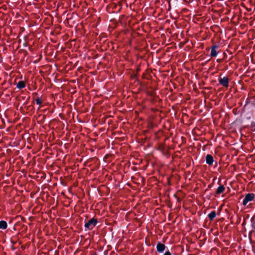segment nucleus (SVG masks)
<instances>
[{
    "mask_svg": "<svg viewBox=\"0 0 255 255\" xmlns=\"http://www.w3.org/2000/svg\"><path fill=\"white\" fill-rule=\"evenodd\" d=\"M97 223V220L92 218L90 219L89 221H88V222L85 224V226L86 228H87L89 229H92L96 225Z\"/></svg>",
    "mask_w": 255,
    "mask_h": 255,
    "instance_id": "nucleus-1",
    "label": "nucleus"
},
{
    "mask_svg": "<svg viewBox=\"0 0 255 255\" xmlns=\"http://www.w3.org/2000/svg\"><path fill=\"white\" fill-rule=\"evenodd\" d=\"M255 198V195L253 193H249L246 195L245 198L243 201V204L244 205H246L248 203L254 200Z\"/></svg>",
    "mask_w": 255,
    "mask_h": 255,
    "instance_id": "nucleus-2",
    "label": "nucleus"
},
{
    "mask_svg": "<svg viewBox=\"0 0 255 255\" xmlns=\"http://www.w3.org/2000/svg\"><path fill=\"white\" fill-rule=\"evenodd\" d=\"M219 83L223 86L228 87L229 86V79L224 77L219 80Z\"/></svg>",
    "mask_w": 255,
    "mask_h": 255,
    "instance_id": "nucleus-3",
    "label": "nucleus"
},
{
    "mask_svg": "<svg viewBox=\"0 0 255 255\" xmlns=\"http://www.w3.org/2000/svg\"><path fill=\"white\" fill-rule=\"evenodd\" d=\"M218 48V46L217 45H214L211 47V56L212 57H216L218 54V52L217 51V49Z\"/></svg>",
    "mask_w": 255,
    "mask_h": 255,
    "instance_id": "nucleus-4",
    "label": "nucleus"
},
{
    "mask_svg": "<svg viewBox=\"0 0 255 255\" xmlns=\"http://www.w3.org/2000/svg\"><path fill=\"white\" fill-rule=\"evenodd\" d=\"M206 162L209 165H212L214 162L213 156L210 154H207L206 156Z\"/></svg>",
    "mask_w": 255,
    "mask_h": 255,
    "instance_id": "nucleus-5",
    "label": "nucleus"
},
{
    "mask_svg": "<svg viewBox=\"0 0 255 255\" xmlns=\"http://www.w3.org/2000/svg\"><path fill=\"white\" fill-rule=\"evenodd\" d=\"M156 248L159 253H162L165 249V246L164 244L159 243L157 245Z\"/></svg>",
    "mask_w": 255,
    "mask_h": 255,
    "instance_id": "nucleus-6",
    "label": "nucleus"
},
{
    "mask_svg": "<svg viewBox=\"0 0 255 255\" xmlns=\"http://www.w3.org/2000/svg\"><path fill=\"white\" fill-rule=\"evenodd\" d=\"M25 82L23 81H20L16 84V87L19 89L24 88L25 87Z\"/></svg>",
    "mask_w": 255,
    "mask_h": 255,
    "instance_id": "nucleus-7",
    "label": "nucleus"
},
{
    "mask_svg": "<svg viewBox=\"0 0 255 255\" xmlns=\"http://www.w3.org/2000/svg\"><path fill=\"white\" fill-rule=\"evenodd\" d=\"M225 188L223 185H220L219 186L216 190L217 194H220L224 192Z\"/></svg>",
    "mask_w": 255,
    "mask_h": 255,
    "instance_id": "nucleus-8",
    "label": "nucleus"
},
{
    "mask_svg": "<svg viewBox=\"0 0 255 255\" xmlns=\"http://www.w3.org/2000/svg\"><path fill=\"white\" fill-rule=\"evenodd\" d=\"M7 227V223L4 221H0V229H6Z\"/></svg>",
    "mask_w": 255,
    "mask_h": 255,
    "instance_id": "nucleus-9",
    "label": "nucleus"
},
{
    "mask_svg": "<svg viewBox=\"0 0 255 255\" xmlns=\"http://www.w3.org/2000/svg\"><path fill=\"white\" fill-rule=\"evenodd\" d=\"M216 213L215 211H212L209 215L208 217L209 218L210 220H212L216 217Z\"/></svg>",
    "mask_w": 255,
    "mask_h": 255,
    "instance_id": "nucleus-10",
    "label": "nucleus"
},
{
    "mask_svg": "<svg viewBox=\"0 0 255 255\" xmlns=\"http://www.w3.org/2000/svg\"><path fill=\"white\" fill-rule=\"evenodd\" d=\"M35 102L37 105H41L42 103V101L40 98H37L35 99Z\"/></svg>",
    "mask_w": 255,
    "mask_h": 255,
    "instance_id": "nucleus-11",
    "label": "nucleus"
},
{
    "mask_svg": "<svg viewBox=\"0 0 255 255\" xmlns=\"http://www.w3.org/2000/svg\"><path fill=\"white\" fill-rule=\"evenodd\" d=\"M164 255H171V254L169 251H167L165 253Z\"/></svg>",
    "mask_w": 255,
    "mask_h": 255,
    "instance_id": "nucleus-12",
    "label": "nucleus"
}]
</instances>
